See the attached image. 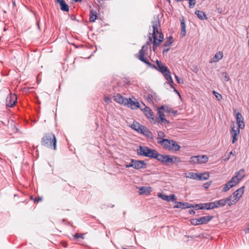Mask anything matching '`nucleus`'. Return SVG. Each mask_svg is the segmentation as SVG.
Returning <instances> with one entry per match:
<instances>
[{
  "instance_id": "nucleus-27",
  "label": "nucleus",
  "mask_w": 249,
  "mask_h": 249,
  "mask_svg": "<svg viewBox=\"0 0 249 249\" xmlns=\"http://www.w3.org/2000/svg\"><path fill=\"white\" fill-rule=\"evenodd\" d=\"M245 176V170L244 169H241L238 172L236 173L234 177H236L239 180L242 179Z\"/></svg>"
},
{
  "instance_id": "nucleus-40",
  "label": "nucleus",
  "mask_w": 249,
  "mask_h": 249,
  "mask_svg": "<svg viewBox=\"0 0 249 249\" xmlns=\"http://www.w3.org/2000/svg\"><path fill=\"white\" fill-rule=\"evenodd\" d=\"M216 208V206L214 202L209 203L208 208H209V209H213Z\"/></svg>"
},
{
  "instance_id": "nucleus-49",
  "label": "nucleus",
  "mask_w": 249,
  "mask_h": 249,
  "mask_svg": "<svg viewBox=\"0 0 249 249\" xmlns=\"http://www.w3.org/2000/svg\"><path fill=\"white\" fill-rule=\"evenodd\" d=\"M165 159H166V155H164L163 157H162V159L160 161H161V162L164 163H165Z\"/></svg>"
},
{
  "instance_id": "nucleus-28",
  "label": "nucleus",
  "mask_w": 249,
  "mask_h": 249,
  "mask_svg": "<svg viewBox=\"0 0 249 249\" xmlns=\"http://www.w3.org/2000/svg\"><path fill=\"white\" fill-rule=\"evenodd\" d=\"M60 6V9L65 12H68L69 11V5L66 3L65 1H61V3H59Z\"/></svg>"
},
{
  "instance_id": "nucleus-48",
  "label": "nucleus",
  "mask_w": 249,
  "mask_h": 249,
  "mask_svg": "<svg viewBox=\"0 0 249 249\" xmlns=\"http://www.w3.org/2000/svg\"><path fill=\"white\" fill-rule=\"evenodd\" d=\"M125 167L126 168H129V167H133V163L131 162V163H130L129 164H126L125 165Z\"/></svg>"
},
{
  "instance_id": "nucleus-58",
  "label": "nucleus",
  "mask_w": 249,
  "mask_h": 249,
  "mask_svg": "<svg viewBox=\"0 0 249 249\" xmlns=\"http://www.w3.org/2000/svg\"><path fill=\"white\" fill-rule=\"evenodd\" d=\"M172 112H173V113H174V114L176 113V111H173V110L172 111Z\"/></svg>"
},
{
  "instance_id": "nucleus-13",
  "label": "nucleus",
  "mask_w": 249,
  "mask_h": 249,
  "mask_svg": "<svg viewBox=\"0 0 249 249\" xmlns=\"http://www.w3.org/2000/svg\"><path fill=\"white\" fill-rule=\"evenodd\" d=\"M158 196L159 197L161 198L162 199H163L164 200H166L168 202L174 201H175L176 199V196L174 194H172L170 196H167V195H163L161 193H158Z\"/></svg>"
},
{
  "instance_id": "nucleus-35",
  "label": "nucleus",
  "mask_w": 249,
  "mask_h": 249,
  "mask_svg": "<svg viewBox=\"0 0 249 249\" xmlns=\"http://www.w3.org/2000/svg\"><path fill=\"white\" fill-rule=\"evenodd\" d=\"M173 41V37L172 36L169 37L168 38H167V40L165 41L164 44V46L166 47L170 46L172 43Z\"/></svg>"
},
{
  "instance_id": "nucleus-44",
  "label": "nucleus",
  "mask_w": 249,
  "mask_h": 249,
  "mask_svg": "<svg viewBox=\"0 0 249 249\" xmlns=\"http://www.w3.org/2000/svg\"><path fill=\"white\" fill-rule=\"evenodd\" d=\"M104 100L107 104H109L111 102V99L109 96H105Z\"/></svg>"
},
{
  "instance_id": "nucleus-43",
  "label": "nucleus",
  "mask_w": 249,
  "mask_h": 249,
  "mask_svg": "<svg viewBox=\"0 0 249 249\" xmlns=\"http://www.w3.org/2000/svg\"><path fill=\"white\" fill-rule=\"evenodd\" d=\"M198 219H192L191 220V223L193 225H199L198 224Z\"/></svg>"
},
{
  "instance_id": "nucleus-37",
  "label": "nucleus",
  "mask_w": 249,
  "mask_h": 249,
  "mask_svg": "<svg viewBox=\"0 0 249 249\" xmlns=\"http://www.w3.org/2000/svg\"><path fill=\"white\" fill-rule=\"evenodd\" d=\"M158 141L162 140L163 139H162V138H164L165 137V134L161 131H159L158 132Z\"/></svg>"
},
{
  "instance_id": "nucleus-42",
  "label": "nucleus",
  "mask_w": 249,
  "mask_h": 249,
  "mask_svg": "<svg viewBox=\"0 0 249 249\" xmlns=\"http://www.w3.org/2000/svg\"><path fill=\"white\" fill-rule=\"evenodd\" d=\"M202 206L200 207H199L198 209H209V208H208V206H209V203H205V204H201Z\"/></svg>"
},
{
  "instance_id": "nucleus-18",
  "label": "nucleus",
  "mask_w": 249,
  "mask_h": 249,
  "mask_svg": "<svg viewBox=\"0 0 249 249\" xmlns=\"http://www.w3.org/2000/svg\"><path fill=\"white\" fill-rule=\"evenodd\" d=\"M143 112L146 116L149 119L154 120V114L151 109L148 107H145L144 109Z\"/></svg>"
},
{
  "instance_id": "nucleus-3",
  "label": "nucleus",
  "mask_w": 249,
  "mask_h": 249,
  "mask_svg": "<svg viewBox=\"0 0 249 249\" xmlns=\"http://www.w3.org/2000/svg\"><path fill=\"white\" fill-rule=\"evenodd\" d=\"M156 64L157 67L156 68L157 70L161 72L164 75L165 78L169 81L171 84L173 83V79L171 76V73L167 67L164 65V64L160 61L157 60Z\"/></svg>"
},
{
  "instance_id": "nucleus-21",
  "label": "nucleus",
  "mask_w": 249,
  "mask_h": 249,
  "mask_svg": "<svg viewBox=\"0 0 249 249\" xmlns=\"http://www.w3.org/2000/svg\"><path fill=\"white\" fill-rule=\"evenodd\" d=\"M131 127L132 128L137 130L139 132L142 130V129H143V126L136 122H134L131 124Z\"/></svg>"
},
{
  "instance_id": "nucleus-12",
  "label": "nucleus",
  "mask_w": 249,
  "mask_h": 249,
  "mask_svg": "<svg viewBox=\"0 0 249 249\" xmlns=\"http://www.w3.org/2000/svg\"><path fill=\"white\" fill-rule=\"evenodd\" d=\"M131 161L133 163V168L134 169H140L141 168H145L146 167V164L142 160H136L132 159Z\"/></svg>"
},
{
  "instance_id": "nucleus-7",
  "label": "nucleus",
  "mask_w": 249,
  "mask_h": 249,
  "mask_svg": "<svg viewBox=\"0 0 249 249\" xmlns=\"http://www.w3.org/2000/svg\"><path fill=\"white\" fill-rule=\"evenodd\" d=\"M162 110H164V107L163 106L158 109V122L161 124H169V121L165 118V115Z\"/></svg>"
},
{
  "instance_id": "nucleus-11",
  "label": "nucleus",
  "mask_w": 249,
  "mask_h": 249,
  "mask_svg": "<svg viewBox=\"0 0 249 249\" xmlns=\"http://www.w3.org/2000/svg\"><path fill=\"white\" fill-rule=\"evenodd\" d=\"M165 164H168L170 163H175L181 162L180 159L178 157L174 156L166 155V159L165 160Z\"/></svg>"
},
{
  "instance_id": "nucleus-10",
  "label": "nucleus",
  "mask_w": 249,
  "mask_h": 249,
  "mask_svg": "<svg viewBox=\"0 0 249 249\" xmlns=\"http://www.w3.org/2000/svg\"><path fill=\"white\" fill-rule=\"evenodd\" d=\"M114 100L117 103L126 106L128 103V99L122 96L120 94H116L113 96Z\"/></svg>"
},
{
  "instance_id": "nucleus-41",
  "label": "nucleus",
  "mask_w": 249,
  "mask_h": 249,
  "mask_svg": "<svg viewBox=\"0 0 249 249\" xmlns=\"http://www.w3.org/2000/svg\"><path fill=\"white\" fill-rule=\"evenodd\" d=\"M84 234H79L78 233H75L74 235H73V237L75 238V239H78L79 238H82V239H83L84 238Z\"/></svg>"
},
{
  "instance_id": "nucleus-23",
  "label": "nucleus",
  "mask_w": 249,
  "mask_h": 249,
  "mask_svg": "<svg viewBox=\"0 0 249 249\" xmlns=\"http://www.w3.org/2000/svg\"><path fill=\"white\" fill-rule=\"evenodd\" d=\"M195 14L197 15L198 18L201 20L207 19L205 13L201 11L196 10Z\"/></svg>"
},
{
  "instance_id": "nucleus-4",
  "label": "nucleus",
  "mask_w": 249,
  "mask_h": 249,
  "mask_svg": "<svg viewBox=\"0 0 249 249\" xmlns=\"http://www.w3.org/2000/svg\"><path fill=\"white\" fill-rule=\"evenodd\" d=\"M244 192V187L243 186L234 192L232 195L228 197L229 202L228 205L231 206L235 204L242 197Z\"/></svg>"
},
{
  "instance_id": "nucleus-51",
  "label": "nucleus",
  "mask_w": 249,
  "mask_h": 249,
  "mask_svg": "<svg viewBox=\"0 0 249 249\" xmlns=\"http://www.w3.org/2000/svg\"><path fill=\"white\" fill-rule=\"evenodd\" d=\"M171 87L174 88V91L175 92H176L177 93H178L179 96H180V94L179 93L178 91V90H176V89L173 86H171Z\"/></svg>"
},
{
  "instance_id": "nucleus-38",
  "label": "nucleus",
  "mask_w": 249,
  "mask_h": 249,
  "mask_svg": "<svg viewBox=\"0 0 249 249\" xmlns=\"http://www.w3.org/2000/svg\"><path fill=\"white\" fill-rule=\"evenodd\" d=\"M213 93L216 99L220 101L222 99V96L221 94H219V93L217 92L216 91L213 90Z\"/></svg>"
},
{
  "instance_id": "nucleus-17",
  "label": "nucleus",
  "mask_w": 249,
  "mask_h": 249,
  "mask_svg": "<svg viewBox=\"0 0 249 249\" xmlns=\"http://www.w3.org/2000/svg\"><path fill=\"white\" fill-rule=\"evenodd\" d=\"M213 218L212 216H204L201 217L198 219V224H204L207 223Z\"/></svg>"
},
{
  "instance_id": "nucleus-2",
  "label": "nucleus",
  "mask_w": 249,
  "mask_h": 249,
  "mask_svg": "<svg viewBox=\"0 0 249 249\" xmlns=\"http://www.w3.org/2000/svg\"><path fill=\"white\" fill-rule=\"evenodd\" d=\"M41 144L49 149L56 150V139L55 135L51 133H46L42 138Z\"/></svg>"
},
{
  "instance_id": "nucleus-60",
  "label": "nucleus",
  "mask_w": 249,
  "mask_h": 249,
  "mask_svg": "<svg viewBox=\"0 0 249 249\" xmlns=\"http://www.w3.org/2000/svg\"><path fill=\"white\" fill-rule=\"evenodd\" d=\"M194 0L195 1L196 0Z\"/></svg>"
},
{
  "instance_id": "nucleus-59",
  "label": "nucleus",
  "mask_w": 249,
  "mask_h": 249,
  "mask_svg": "<svg viewBox=\"0 0 249 249\" xmlns=\"http://www.w3.org/2000/svg\"><path fill=\"white\" fill-rule=\"evenodd\" d=\"M122 249H127L124 248H122Z\"/></svg>"
},
{
  "instance_id": "nucleus-54",
  "label": "nucleus",
  "mask_w": 249,
  "mask_h": 249,
  "mask_svg": "<svg viewBox=\"0 0 249 249\" xmlns=\"http://www.w3.org/2000/svg\"><path fill=\"white\" fill-rule=\"evenodd\" d=\"M72 0L74 1L75 2H81L82 1V0Z\"/></svg>"
},
{
  "instance_id": "nucleus-16",
  "label": "nucleus",
  "mask_w": 249,
  "mask_h": 249,
  "mask_svg": "<svg viewBox=\"0 0 249 249\" xmlns=\"http://www.w3.org/2000/svg\"><path fill=\"white\" fill-rule=\"evenodd\" d=\"M191 207V204L188 203L176 201L175 202L174 208L185 209Z\"/></svg>"
},
{
  "instance_id": "nucleus-22",
  "label": "nucleus",
  "mask_w": 249,
  "mask_h": 249,
  "mask_svg": "<svg viewBox=\"0 0 249 249\" xmlns=\"http://www.w3.org/2000/svg\"><path fill=\"white\" fill-rule=\"evenodd\" d=\"M126 106L131 107L132 109L139 107V103L132 101L130 98L128 99V103Z\"/></svg>"
},
{
  "instance_id": "nucleus-24",
  "label": "nucleus",
  "mask_w": 249,
  "mask_h": 249,
  "mask_svg": "<svg viewBox=\"0 0 249 249\" xmlns=\"http://www.w3.org/2000/svg\"><path fill=\"white\" fill-rule=\"evenodd\" d=\"M180 148V146L176 142L173 140H171L170 150L178 151L179 150Z\"/></svg>"
},
{
  "instance_id": "nucleus-32",
  "label": "nucleus",
  "mask_w": 249,
  "mask_h": 249,
  "mask_svg": "<svg viewBox=\"0 0 249 249\" xmlns=\"http://www.w3.org/2000/svg\"><path fill=\"white\" fill-rule=\"evenodd\" d=\"M223 57V53L221 52L217 53L213 58V61H218Z\"/></svg>"
},
{
  "instance_id": "nucleus-46",
  "label": "nucleus",
  "mask_w": 249,
  "mask_h": 249,
  "mask_svg": "<svg viewBox=\"0 0 249 249\" xmlns=\"http://www.w3.org/2000/svg\"><path fill=\"white\" fill-rule=\"evenodd\" d=\"M175 79L177 81V82L179 84H182L183 83V80L179 78L177 75H175Z\"/></svg>"
},
{
  "instance_id": "nucleus-53",
  "label": "nucleus",
  "mask_w": 249,
  "mask_h": 249,
  "mask_svg": "<svg viewBox=\"0 0 249 249\" xmlns=\"http://www.w3.org/2000/svg\"><path fill=\"white\" fill-rule=\"evenodd\" d=\"M163 111H164V112H170V109H165V108L164 107V110H162Z\"/></svg>"
},
{
  "instance_id": "nucleus-1",
  "label": "nucleus",
  "mask_w": 249,
  "mask_h": 249,
  "mask_svg": "<svg viewBox=\"0 0 249 249\" xmlns=\"http://www.w3.org/2000/svg\"><path fill=\"white\" fill-rule=\"evenodd\" d=\"M152 27L153 33L152 34H149V40L147 42L146 45L143 46L140 50L139 53H137L136 56L140 61L146 64L149 67L156 68V66L149 63L146 57L148 54V46L153 43V50L155 52L156 49L163 40V35L160 31V29H159L160 22L158 20H156L153 22Z\"/></svg>"
},
{
  "instance_id": "nucleus-55",
  "label": "nucleus",
  "mask_w": 249,
  "mask_h": 249,
  "mask_svg": "<svg viewBox=\"0 0 249 249\" xmlns=\"http://www.w3.org/2000/svg\"><path fill=\"white\" fill-rule=\"evenodd\" d=\"M169 49H167L163 50V53H164L165 52H168L169 51Z\"/></svg>"
},
{
  "instance_id": "nucleus-19",
  "label": "nucleus",
  "mask_w": 249,
  "mask_h": 249,
  "mask_svg": "<svg viewBox=\"0 0 249 249\" xmlns=\"http://www.w3.org/2000/svg\"><path fill=\"white\" fill-rule=\"evenodd\" d=\"M228 202H229L228 198L214 201L216 208L224 206Z\"/></svg>"
},
{
  "instance_id": "nucleus-15",
  "label": "nucleus",
  "mask_w": 249,
  "mask_h": 249,
  "mask_svg": "<svg viewBox=\"0 0 249 249\" xmlns=\"http://www.w3.org/2000/svg\"><path fill=\"white\" fill-rule=\"evenodd\" d=\"M158 142L160 143L164 148L170 150L171 140L166 139H163L158 141Z\"/></svg>"
},
{
  "instance_id": "nucleus-33",
  "label": "nucleus",
  "mask_w": 249,
  "mask_h": 249,
  "mask_svg": "<svg viewBox=\"0 0 249 249\" xmlns=\"http://www.w3.org/2000/svg\"><path fill=\"white\" fill-rule=\"evenodd\" d=\"M187 178H190L192 179H194L197 180L198 178V174L193 172H190L188 174V175L186 176Z\"/></svg>"
},
{
  "instance_id": "nucleus-6",
  "label": "nucleus",
  "mask_w": 249,
  "mask_h": 249,
  "mask_svg": "<svg viewBox=\"0 0 249 249\" xmlns=\"http://www.w3.org/2000/svg\"><path fill=\"white\" fill-rule=\"evenodd\" d=\"M208 157L206 155H198L191 157L189 163L191 164H202L206 163Z\"/></svg>"
},
{
  "instance_id": "nucleus-26",
  "label": "nucleus",
  "mask_w": 249,
  "mask_h": 249,
  "mask_svg": "<svg viewBox=\"0 0 249 249\" xmlns=\"http://www.w3.org/2000/svg\"><path fill=\"white\" fill-rule=\"evenodd\" d=\"M198 178L197 180H207L209 178V174L208 173H203L201 174H198Z\"/></svg>"
},
{
  "instance_id": "nucleus-8",
  "label": "nucleus",
  "mask_w": 249,
  "mask_h": 249,
  "mask_svg": "<svg viewBox=\"0 0 249 249\" xmlns=\"http://www.w3.org/2000/svg\"><path fill=\"white\" fill-rule=\"evenodd\" d=\"M17 101V95L15 94H9L6 99V105L8 107H13Z\"/></svg>"
},
{
  "instance_id": "nucleus-30",
  "label": "nucleus",
  "mask_w": 249,
  "mask_h": 249,
  "mask_svg": "<svg viewBox=\"0 0 249 249\" xmlns=\"http://www.w3.org/2000/svg\"><path fill=\"white\" fill-rule=\"evenodd\" d=\"M140 132L143 134L144 135L147 136L148 138L151 137L152 135V133L144 126L143 129H142V130H141Z\"/></svg>"
},
{
  "instance_id": "nucleus-52",
  "label": "nucleus",
  "mask_w": 249,
  "mask_h": 249,
  "mask_svg": "<svg viewBox=\"0 0 249 249\" xmlns=\"http://www.w3.org/2000/svg\"><path fill=\"white\" fill-rule=\"evenodd\" d=\"M65 1V0H55V2H56V3H59H59H61V1Z\"/></svg>"
},
{
  "instance_id": "nucleus-50",
  "label": "nucleus",
  "mask_w": 249,
  "mask_h": 249,
  "mask_svg": "<svg viewBox=\"0 0 249 249\" xmlns=\"http://www.w3.org/2000/svg\"><path fill=\"white\" fill-rule=\"evenodd\" d=\"M210 186V184L209 183H206L204 184V187L205 188H208Z\"/></svg>"
},
{
  "instance_id": "nucleus-31",
  "label": "nucleus",
  "mask_w": 249,
  "mask_h": 249,
  "mask_svg": "<svg viewBox=\"0 0 249 249\" xmlns=\"http://www.w3.org/2000/svg\"><path fill=\"white\" fill-rule=\"evenodd\" d=\"M140 190L141 191L140 193V195L144 194H149L151 192V188L147 187H142L140 188Z\"/></svg>"
},
{
  "instance_id": "nucleus-25",
  "label": "nucleus",
  "mask_w": 249,
  "mask_h": 249,
  "mask_svg": "<svg viewBox=\"0 0 249 249\" xmlns=\"http://www.w3.org/2000/svg\"><path fill=\"white\" fill-rule=\"evenodd\" d=\"M235 154V151L232 150L229 153H228L227 154H225L224 156L222 157V160L224 161H228L230 160L231 156H234Z\"/></svg>"
},
{
  "instance_id": "nucleus-56",
  "label": "nucleus",
  "mask_w": 249,
  "mask_h": 249,
  "mask_svg": "<svg viewBox=\"0 0 249 249\" xmlns=\"http://www.w3.org/2000/svg\"><path fill=\"white\" fill-rule=\"evenodd\" d=\"M247 231L249 233V225L248 226V228H247Z\"/></svg>"
},
{
  "instance_id": "nucleus-39",
  "label": "nucleus",
  "mask_w": 249,
  "mask_h": 249,
  "mask_svg": "<svg viewBox=\"0 0 249 249\" xmlns=\"http://www.w3.org/2000/svg\"><path fill=\"white\" fill-rule=\"evenodd\" d=\"M231 188V187L230 186V184L229 185V183L227 182L224 185L222 191L224 192H227Z\"/></svg>"
},
{
  "instance_id": "nucleus-20",
  "label": "nucleus",
  "mask_w": 249,
  "mask_h": 249,
  "mask_svg": "<svg viewBox=\"0 0 249 249\" xmlns=\"http://www.w3.org/2000/svg\"><path fill=\"white\" fill-rule=\"evenodd\" d=\"M89 21L90 22H93L97 19V12L93 9H91L89 12Z\"/></svg>"
},
{
  "instance_id": "nucleus-14",
  "label": "nucleus",
  "mask_w": 249,
  "mask_h": 249,
  "mask_svg": "<svg viewBox=\"0 0 249 249\" xmlns=\"http://www.w3.org/2000/svg\"><path fill=\"white\" fill-rule=\"evenodd\" d=\"M236 120L237 124H238L237 127L240 128L241 129L244 128L245 126V124L243 121V116L240 113L238 112L236 113Z\"/></svg>"
},
{
  "instance_id": "nucleus-57",
  "label": "nucleus",
  "mask_w": 249,
  "mask_h": 249,
  "mask_svg": "<svg viewBox=\"0 0 249 249\" xmlns=\"http://www.w3.org/2000/svg\"><path fill=\"white\" fill-rule=\"evenodd\" d=\"M98 1V2L100 3H101V1H102V0H97Z\"/></svg>"
},
{
  "instance_id": "nucleus-47",
  "label": "nucleus",
  "mask_w": 249,
  "mask_h": 249,
  "mask_svg": "<svg viewBox=\"0 0 249 249\" xmlns=\"http://www.w3.org/2000/svg\"><path fill=\"white\" fill-rule=\"evenodd\" d=\"M42 200H43V197H41H41L38 196V197H37V198H36V199H35V202H38L41 201Z\"/></svg>"
},
{
  "instance_id": "nucleus-36",
  "label": "nucleus",
  "mask_w": 249,
  "mask_h": 249,
  "mask_svg": "<svg viewBox=\"0 0 249 249\" xmlns=\"http://www.w3.org/2000/svg\"><path fill=\"white\" fill-rule=\"evenodd\" d=\"M181 33L182 35V36H184L185 35L186 30H185V24L183 20L181 22Z\"/></svg>"
},
{
  "instance_id": "nucleus-9",
  "label": "nucleus",
  "mask_w": 249,
  "mask_h": 249,
  "mask_svg": "<svg viewBox=\"0 0 249 249\" xmlns=\"http://www.w3.org/2000/svg\"><path fill=\"white\" fill-rule=\"evenodd\" d=\"M240 128L236 127L234 126V123H233L232 125L231 126V132L232 138V143H235L238 140V136L240 133Z\"/></svg>"
},
{
  "instance_id": "nucleus-45",
  "label": "nucleus",
  "mask_w": 249,
  "mask_h": 249,
  "mask_svg": "<svg viewBox=\"0 0 249 249\" xmlns=\"http://www.w3.org/2000/svg\"><path fill=\"white\" fill-rule=\"evenodd\" d=\"M222 74L224 77V80L226 81H228L230 80V77L227 72H223Z\"/></svg>"
},
{
  "instance_id": "nucleus-34",
  "label": "nucleus",
  "mask_w": 249,
  "mask_h": 249,
  "mask_svg": "<svg viewBox=\"0 0 249 249\" xmlns=\"http://www.w3.org/2000/svg\"><path fill=\"white\" fill-rule=\"evenodd\" d=\"M164 156V155L158 153L157 151L155 150L152 158L156 159L157 160L160 161Z\"/></svg>"
},
{
  "instance_id": "nucleus-29",
  "label": "nucleus",
  "mask_w": 249,
  "mask_h": 249,
  "mask_svg": "<svg viewBox=\"0 0 249 249\" xmlns=\"http://www.w3.org/2000/svg\"><path fill=\"white\" fill-rule=\"evenodd\" d=\"M239 179L236 177H233L228 182V183H229V185L230 184V186L232 188L235 186L239 182Z\"/></svg>"
},
{
  "instance_id": "nucleus-5",
  "label": "nucleus",
  "mask_w": 249,
  "mask_h": 249,
  "mask_svg": "<svg viewBox=\"0 0 249 249\" xmlns=\"http://www.w3.org/2000/svg\"><path fill=\"white\" fill-rule=\"evenodd\" d=\"M155 150L151 149L147 147L140 146L137 151L138 155L146 157L153 158Z\"/></svg>"
}]
</instances>
